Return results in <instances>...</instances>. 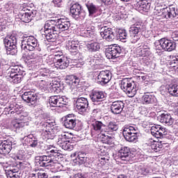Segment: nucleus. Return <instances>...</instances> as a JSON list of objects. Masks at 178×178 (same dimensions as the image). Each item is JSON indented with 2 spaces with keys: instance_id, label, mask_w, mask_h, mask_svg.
I'll list each match as a JSON object with an SVG mask.
<instances>
[{
  "instance_id": "nucleus-15",
  "label": "nucleus",
  "mask_w": 178,
  "mask_h": 178,
  "mask_svg": "<svg viewBox=\"0 0 178 178\" xmlns=\"http://www.w3.org/2000/svg\"><path fill=\"white\" fill-rule=\"evenodd\" d=\"M50 106L54 108H62L63 105H66L65 98L60 96H51L49 99Z\"/></svg>"
},
{
  "instance_id": "nucleus-33",
  "label": "nucleus",
  "mask_w": 178,
  "mask_h": 178,
  "mask_svg": "<svg viewBox=\"0 0 178 178\" xmlns=\"http://www.w3.org/2000/svg\"><path fill=\"white\" fill-rule=\"evenodd\" d=\"M168 92L172 97H178V85L177 84H170L167 87Z\"/></svg>"
},
{
  "instance_id": "nucleus-7",
  "label": "nucleus",
  "mask_w": 178,
  "mask_h": 178,
  "mask_svg": "<svg viewBox=\"0 0 178 178\" xmlns=\"http://www.w3.org/2000/svg\"><path fill=\"white\" fill-rule=\"evenodd\" d=\"M22 70L19 65H13L10 67V71L8 73V79L14 84H18L22 81L23 76L20 73Z\"/></svg>"
},
{
  "instance_id": "nucleus-36",
  "label": "nucleus",
  "mask_w": 178,
  "mask_h": 178,
  "mask_svg": "<svg viewBox=\"0 0 178 178\" xmlns=\"http://www.w3.org/2000/svg\"><path fill=\"white\" fill-rule=\"evenodd\" d=\"M136 170L139 175H143V176H147L149 173V168L144 165H138Z\"/></svg>"
},
{
  "instance_id": "nucleus-64",
  "label": "nucleus",
  "mask_w": 178,
  "mask_h": 178,
  "mask_svg": "<svg viewBox=\"0 0 178 178\" xmlns=\"http://www.w3.org/2000/svg\"><path fill=\"white\" fill-rule=\"evenodd\" d=\"M73 178H86V177H84V175H83V174L77 173L74 175Z\"/></svg>"
},
{
  "instance_id": "nucleus-34",
  "label": "nucleus",
  "mask_w": 178,
  "mask_h": 178,
  "mask_svg": "<svg viewBox=\"0 0 178 178\" xmlns=\"http://www.w3.org/2000/svg\"><path fill=\"white\" fill-rule=\"evenodd\" d=\"M92 126L93 130H95V131H98L101 134H102V131L105 130L106 127L105 124H104V123H102V122L101 121L95 122L94 123L92 124Z\"/></svg>"
},
{
  "instance_id": "nucleus-1",
  "label": "nucleus",
  "mask_w": 178,
  "mask_h": 178,
  "mask_svg": "<svg viewBox=\"0 0 178 178\" xmlns=\"http://www.w3.org/2000/svg\"><path fill=\"white\" fill-rule=\"evenodd\" d=\"M46 151L47 155L36 156L35 157L36 166L47 168V166L60 165V162L62 160V154L59 152V150L49 147Z\"/></svg>"
},
{
  "instance_id": "nucleus-40",
  "label": "nucleus",
  "mask_w": 178,
  "mask_h": 178,
  "mask_svg": "<svg viewBox=\"0 0 178 178\" xmlns=\"http://www.w3.org/2000/svg\"><path fill=\"white\" fill-rule=\"evenodd\" d=\"M45 37L49 42H55L56 38H58V33L55 32H49L46 34Z\"/></svg>"
},
{
  "instance_id": "nucleus-6",
  "label": "nucleus",
  "mask_w": 178,
  "mask_h": 178,
  "mask_svg": "<svg viewBox=\"0 0 178 178\" xmlns=\"http://www.w3.org/2000/svg\"><path fill=\"white\" fill-rule=\"evenodd\" d=\"M120 88L126 92L129 97H133L137 94V89L136 88V83L130 81V79L125 78L121 81Z\"/></svg>"
},
{
  "instance_id": "nucleus-53",
  "label": "nucleus",
  "mask_w": 178,
  "mask_h": 178,
  "mask_svg": "<svg viewBox=\"0 0 178 178\" xmlns=\"http://www.w3.org/2000/svg\"><path fill=\"white\" fill-rule=\"evenodd\" d=\"M26 59L29 60V59H37L38 58V54L37 52L33 51L31 53L28 54L26 56Z\"/></svg>"
},
{
  "instance_id": "nucleus-39",
  "label": "nucleus",
  "mask_w": 178,
  "mask_h": 178,
  "mask_svg": "<svg viewBox=\"0 0 178 178\" xmlns=\"http://www.w3.org/2000/svg\"><path fill=\"white\" fill-rule=\"evenodd\" d=\"M176 8L172 7L167 10V14L164 15L165 19H173V17H176Z\"/></svg>"
},
{
  "instance_id": "nucleus-13",
  "label": "nucleus",
  "mask_w": 178,
  "mask_h": 178,
  "mask_svg": "<svg viewBox=\"0 0 178 178\" xmlns=\"http://www.w3.org/2000/svg\"><path fill=\"white\" fill-rule=\"evenodd\" d=\"M76 108L79 113H86L88 108V100L85 97H78L76 101Z\"/></svg>"
},
{
  "instance_id": "nucleus-50",
  "label": "nucleus",
  "mask_w": 178,
  "mask_h": 178,
  "mask_svg": "<svg viewBox=\"0 0 178 178\" xmlns=\"http://www.w3.org/2000/svg\"><path fill=\"white\" fill-rule=\"evenodd\" d=\"M176 49V44L175 42L170 40L168 42V44H167V47H165L164 51H167L168 52H172V51L175 50Z\"/></svg>"
},
{
  "instance_id": "nucleus-19",
  "label": "nucleus",
  "mask_w": 178,
  "mask_h": 178,
  "mask_svg": "<svg viewBox=\"0 0 178 178\" xmlns=\"http://www.w3.org/2000/svg\"><path fill=\"white\" fill-rule=\"evenodd\" d=\"M76 124H77V120L76 119V116L73 114H69L65 116L64 120V126L66 129H70L72 130L76 127Z\"/></svg>"
},
{
  "instance_id": "nucleus-43",
  "label": "nucleus",
  "mask_w": 178,
  "mask_h": 178,
  "mask_svg": "<svg viewBox=\"0 0 178 178\" xmlns=\"http://www.w3.org/2000/svg\"><path fill=\"white\" fill-rule=\"evenodd\" d=\"M126 38H127V33H126V30L119 29L116 35V39L126 40Z\"/></svg>"
},
{
  "instance_id": "nucleus-46",
  "label": "nucleus",
  "mask_w": 178,
  "mask_h": 178,
  "mask_svg": "<svg viewBox=\"0 0 178 178\" xmlns=\"http://www.w3.org/2000/svg\"><path fill=\"white\" fill-rule=\"evenodd\" d=\"M171 60L169 61V65L171 67H177L178 66V56H170Z\"/></svg>"
},
{
  "instance_id": "nucleus-41",
  "label": "nucleus",
  "mask_w": 178,
  "mask_h": 178,
  "mask_svg": "<svg viewBox=\"0 0 178 178\" xmlns=\"http://www.w3.org/2000/svg\"><path fill=\"white\" fill-rule=\"evenodd\" d=\"M28 123L25 122H17L16 120L12 121L11 127H14V129H20L22 127H24L27 126Z\"/></svg>"
},
{
  "instance_id": "nucleus-18",
  "label": "nucleus",
  "mask_w": 178,
  "mask_h": 178,
  "mask_svg": "<svg viewBox=\"0 0 178 178\" xmlns=\"http://www.w3.org/2000/svg\"><path fill=\"white\" fill-rule=\"evenodd\" d=\"M119 130V125L118 123L113 121L108 122L107 127H105L104 130L102 131V134H108V136H115V133Z\"/></svg>"
},
{
  "instance_id": "nucleus-30",
  "label": "nucleus",
  "mask_w": 178,
  "mask_h": 178,
  "mask_svg": "<svg viewBox=\"0 0 178 178\" xmlns=\"http://www.w3.org/2000/svg\"><path fill=\"white\" fill-rule=\"evenodd\" d=\"M22 165H23V163L22 162H19V163H13L6 173L21 174L20 170H22Z\"/></svg>"
},
{
  "instance_id": "nucleus-32",
  "label": "nucleus",
  "mask_w": 178,
  "mask_h": 178,
  "mask_svg": "<svg viewBox=\"0 0 178 178\" xmlns=\"http://www.w3.org/2000/svg\"><path fill=\"white\" fill-rule=\"evenodd\" d=\"M69 63H70V60L69 58L65 56L63 59H61L58 63L56 64V66L57 69H60L61 70H63L69 66Z\"/></svg>"
},
{
  "instance_id": "nucleus-28",
  "label": "nucleus",
  "mask_w": 178,
  "mask_h": 178,
  "mask_svg": "<svg viewBox=\"0 0 178 178\" xmlns=\"http://www.w3.org/2000/svg\"><path fill=\"white\" fill-rule=\"evenodd\" d=\"M170 41L166 38H162L160 40L156 41L154 42L155 49L157 51H162L163 49L165 51Z\"/></svg>"
},
{
  "instance_id": "nucleus-22",
  "label": "nucleus",
  "mask_w": 178,
  "mask_h": 178,
  "mask_svg": "<svg viewBox=\"0 0 178 178\" xmlns=\"http://www.w3.org/2000/svg\"><path fill=\"white\" fill-rule=\"evenodd\" d=\"M150 131L156 138H161L163 136H166V129L161 125H156L151 127Z\"/></svg>"
},
{
  "instance_id": "nucleus-29",
  "label": "nucleus",
  "mask_w": 178,
  "mask_h": 178,
  "mask_svg": "<svg viewBox=\"0 0 178 178\" xmlns=\"http://www.w3.org/2000/svg\"><path fill=\"white\" fill-rule=\"evenodd\" d=\"M70 13L72 15V17L77 19L80 16V13H81V6L78 3L73 4L70 8Z\"/></svg>"
},
{
  "instance_id": "nucleus-31",
  "label": "nucleus",
  "mask_w": 178,
  "mask_h": 178,
  "mask_svg": "<svg viewBox=\"0 0 178 178\" xmlns=\"http://www.w3.org/2000/svg\"><path fill=\"white\" fill-rule=\"evenodd\" d=\"M67 83L69 86H71V88H76L79 86V83H80V79L74 75H71L67 76Z\"/></svg>"
},
{
  "instance_id": "nucleus-14",
  "label": "nucleus",
  "mask_w": 178,
  "mask_h": 178,
  "mask_svg": "<svg viewBox=\"0 0 178 178\" xmlns=\"http://www.w3.org/2000/svg\"><path fill=\"white\" fill-rule=\"evenodd\" d=\"M13 148V143L9 139L0 140V154L1 155H8Z\"/></svg>"
},
{
  "instance_id": "nucleus-20",
  "label": "nucleus",
  "mask_w": 178,
  "mask_h": 178,
  "mask_svg": "<svg viewBox=\"0 0 178 178\" xmlns=\"http://www.w3.org/2000/svg\"><path fill=\"white\" fill-rule=\"evenodd\" d=\"M141 27L140 24H134L130 27L129 35L132 42H137L140 39V38H138V32L141 31Z\"/></svg>"
},
{
  "instance_id": "nucleus-9",
  "label": "nucleus",
  "mask_w": 178,
  "mask_h": 178,
  "mask_svg": "<svg viewBox=\"0 0 178 178\" xmlns=\"http://www.w3.org/2000/svg\"><path fill=\"white\" fill-rule=\"evenodd\" d=\"M90 98L94 103V105L101 106L102 101H104L105 98H106V93L103 91L93 90L90 95Z\"/></svg>"
},
{
  "instance_id": "nucleus-25",
  "label": "nucleus",
  "mask_w": 178,
  "mask_h": 178,
  "mask_svg": "<svg viewBox=\"0 0 178 178\" xmlns=\"http://www.w3.org/2000/svg\"><path fill=\"white\" fill-rule=\"evenodd\" d=\"M118 156L122 161H130V149L126 146H123L118 151Z\"/></svg>"
},
{
  "instance_id": "nucleus-58",
  "label": "nucleus",
  "mask_w": 178,
  "mask_h": 178,
  "mask_svg": "<svg viewBox=\"0 0 178 178\" xmlns=\"http://www.w3.org/2000/svg\"><path fill=\"white\" fill-rule=\"evenodd\" d=\"M63 0H53V3H54V6L57 8H60L62 6Z\"/></svg>"
},
{
  "instance_id": "nucleus-62",
  "label": "nucleus",
  "mask_w": 178,
  "mask_h": 178,
  "mask_svg": "<svg viewBox=\"0 0 178 178\" xmlns=\"http://www.w3.org/2000/svg\"><path fill=\"white\" fill-rule=\"evenodd\" d=\"M83 34H84L83 36L87 38H90L92 35V33L91 32V31H88V30L84 31Z\"/></svg>"
},
{
  "instance_id": "nucleus-48",
  "label": "nucleus",
  "mask_w": 178,
  "mask_h": 178,
  "mask_svg": "<svg viewBox=\"0 0 178 178\" xmlns=\"http://www.w3.org/2000/svg\"><path fill=\"white\" fill-rule=\"evenodd\" d=\"M60 147L65 151H72V149H73V145L70 144L69 140L63 143Z\"/></svg>"
},
{
  "instance_id": "nucleus-51",
  "label": "nucleus",
  "mask_w": 178,
  "mask_h": 178,
  "mask_svg": "<svg viewBox=\"0 0 178 178\" xmlns=\"http://www.w3.org/2000/svg\"><path fill=\"white\" fill-rule=\"evenodd\" d=\"M50 72L51 71L49 69L41 68L39 70V76H42V77H48V76H49Z\"/></svg>"
},
{
  "instance_id": "nucleus-12",
  "label": "nucleus",
  "mask_w": 178,
  "mask_h": 178,
  "mask_svg": "<svg viewBox=\"0 0 178 178\" xmlns=\"http://www.w3.org/2000/svg\"><path fill=\"white\" fill-rule=\"evenodd\" d=\"M111 79L112 75L109 70L101 71L97 76V83L101 86H105V84H108L111 81Z\"/></svg>"
},
{
  "instance_id": "nucleus-57",
  "label": "nucleus",
  "mask_w": 178,
  "mask_h": 178,
  "mask_svg": "<svg viewBox=\"0 0 178 178\" xmlns=\"http://www.w3.org/2000/svg\"><path fill=\"white\" fill-rule=\"evenodd\" d=\"M54 27H55V25H54V24H52L51 26L49 23H47L44 24L45 31H48V30H50V31H51V33H54V32H55V30L54 29Z\"/></svg>"
},
{
  "instance_id": "nucleus-42",
  "label": "nucleus",
  "mask_w": 178,
  "mask_h": 178,
  "mask_svg": "<svg viewBox=\"0 0 178 178\" xmlns=\"http://www.w3.org/2000/svg\"><path fill=\"white\" fill-rule=\"evenodd\" d=\"M52 130H54V128H51L50 129L48 128L43 129L42 130V134L43 136H45L46 138L52 139L54 138V135H52Z\"/></svg>"
},
{
  "instance_id": "nucleus-59",
  "label": "nucleus",
  "mask_w": 178,
  "mask_h": 178,
  "mask_svg": "<svg viewBox=\"0 0 178 178\" xmlns=\"http://www.w3.org/2000/svg\"><path fill=\"white\" fill-rule=\"evenodd\" d=\"M171 37L174 41H178V31L172 32Z\"/></svg>"
},
{
  "instance_id": "nucleus-24",
  "label": "nucleus",
  "mask_w": 178,
  "mask_h": 178,
  "mask_svg": "<svg viewBox=\"0 0 178 178\" xmlns=\"http://www.w3.org/2000/svg\"><path fill=\"white\" fill-rule=\"evenodd\" d=\"M86 153L83 152H79L77 153H74L71 155L72 158H76L75 162H77L79 163V165H83L84 163H87L90 161V159H88L87 156H86Z\"/></svg>"
},
{
  "instance_id": "nucleus-26",
  "label": "nucleus",
  "mask_w": 178,
  "mask_h": 178,
  "mask_svg": "<svg viewBox=\"0 0 178 178\" xmlns=\"http://www.w3.org/2000/svg\"><path fill=\"white\" fill-rule=\"evenodd\" d=\"M147 145L151 148L152 152H159L163 148V145L161 142L155 141L152 139L147 142Z\"/></svg>"
},
{
  "instance_id": "nucleus-3",
  "label": "nucleus",
  "mask_w": 178,
  "mask_h": 178,
  "mask_svg": "<svg viewBox=\"0 0 178 178\" xmlns=\"http://www.w3.org/2000/svg\"><path fill=\"white\" fill-rule=\"evenodd\" d=\"M36 14L37 11L34 10L33 8L24 3L19 7L17 15L21 16V22L30 23V22H31V17H34Z\"/></svg>"
},
{
  "instance_id": "nucleus-63",
  "label": "nucleus",
  "mask_w": 178,
  "mask_h": 178,
  "mask_svg": "<svg viewBox=\"0 0 178 178\" xmlns=\"http://www.w3.org/2000/svg\"><path fill=\"white\" fill-rule=\"evenodd\" d=\"M105 5H112L113 0H101Z\"/></svg>"
},
{
  "instance_id": "nucleus-4",
  "label": "nucleus",
  "mask_w": 178,
  "mask_h": 178,
  "mask_svg": "<svg viewBox=\"0 0 178 178\" xmlns=\"http://www.w3.org/2000/svg\"><path fill=\"white\" fill-rule=\"evenodd\" d=\"M122 134L126 141L129 143H137L138 135L140 134V129L136 125H127L124 127Z\"/></svg>"
},
{
  "instance_id": "nucleus-45",
  "label": "nucleus",
  "mask_w": 178,
  "mask_h": 178,
  "mask_svg": "<svg viewBox=\"0 0 178 178\" xmlns=\"http://www.w3.org/2000/svg\"><path fill=\"white\" fill-rule=\"evenodd\" d=\"M86 8H88V10L90 16L91 15H94V13H97V12H98V8L92 3L86 4Z\"/></svg>"
},
{
  "instance_id": "nucleus-16",
  "label": "nucleus",
  "mask_w": 178,
  "mask_h": 178,
  "mask_svg": "<svg viewBox=\"0 0 178 178\" xmlns=\"http://www.w3.org/2000/svg\"><path fill=\"white\" fill-rule=\"evenodd\" d=\"M102 31L100 33L101 37L104 38L106 41H108V42H111L116 38V35H115V33L113 31H112V29L111 28H102Z\"/></svg>"
},
{
  "instance_id": "nucleus-21",
  "label": "nucleus",
  "mask_w": 178,
  "mask_h": 178,
  "mask_svg": "<svg viewBox=\"0 0 178 178\" xmlns=\"http://www.w3.org/2000/svg\"><path fill=\"white\" fill-rule=\"evenodd\" d=\"M124 108V103L122 101H115L111 104V111L114 115H119L122 113Z\"/></svg>"
},
{
  "instance_id": "nucleus-44",
  "label": "nucleus",
  "mask_w": 178,
  "mask_h": 178,
  "mask_svg": "<svg viewBox=\"0 0 178 178\" xmlns=\"http://www.w3.org/2000/svg\"><path fill=\"white\" fill-rule=\"evenodd\" d=\"M15 5H13V3L8 2L5 5V9L7 10V12H13L15 15H17V10L14 9Z\"/></svg>"
},
{
  "instance_id": "nucleus-37",
  "label": "nucleus",
  "mask_w": 178,
  "mask_h": 178,
  "mask_svg": "<svg viewBox=\"0 0 178 178\" xmlns=\"http://www.w3.org/2000/svg\"><path fill=\"white\" fill-rule=\"evenodd\" d=\"M65 56H63V54L60 51L56 52L54 55L50 56L49 57V59H53V62L56 63V65L58 63V62H60V60L65 58Z\"/></svg>"
},
{
  "instance_id": "nucleus-47",
  "label": "nucleus",
  "mask_w": 178,
  "mask_h": 178,
  "mask_svg": "<svg viewBox=\"0 0 178 178\" xmlns=\"http://www.w3.org/2000/svg\"><path fill=\"white\" fill-rule=\"evenodd\" d=\"M69 140L66 138V134H62L61 135L58 136L57 144L58 145H61L64 144V143H66Z\"/></svg>"
},
{
  "instance_id": "nucleus-23",
  "label": "nucleus",
  "mask_w": 178,
  "mask_h": 178,
  "mask_svg": "<svg viewBox=\"0 0 178 178\" xmlns=\"http://www.w3.org/2000/svg\"><path fill=\"white\" fill-rule=\"evenodd\" d=\"M158 120L161 122V123H164L166 126H172L175 120L172 118V115L168 113H164L160 114L158 118Z\"/></svg>"
},
{
  "instance_id": "nucleus-8",
  "label": "nucleus",
  "mask_w": 178,
  "mask_h": 178,
  "mask_svg": "<svg viewBox=\"0 0 178 178\" xmlns=\"http://www.w3.org/2000/svg\"><path fill=\"white\" fill-rule=\"evenodd\" d=\"M22 49H27L28 51H41V48L38 47V42L33 36H29L22 42Z\"/></svg>"
},
{
  "instance_id": "nucleus-17",
  "label": "nucleus",
  "mask_w": 178,
  "mask_h": 178,
  "mask_svg": "<svg viewBox=\"0 0 178 178\" xmlns=\"http://www.w3.org/2000/svg\"><path fill=\"white\" fill-rule=\"evenodd\" d=\"M22 98L23 101H24L27 104H30V105H35L38 96L37 95V94L33 92L29 91V92H25L22 95Z\"/></svg>"
},
{
  "instance_id": "nucleus-27",
  "label": "nucleus",
  "mask_w": 178,
  "mask_h": 178,
  "mask_svg": "<svg viewBox=\"0 0 178 178\" xmlns=\"http://www.w3.org/2000/svg\"><path fill=\"white\" fill-rule=\"evenodd\" d=\"M156 98L155 96L151 95L150 93H145L141 98V102L143 105H149L151 104H155Z\"/></svg>"
},
{
  "instance_id": "nucleus-55",
  "label": "nucleus",
  "mask_w": 178,
  "mask_h": 178,
  "mask_svg": "<svg viewBox=\"0 0 178 178\" xmlns=\"http://www.w3.org/2000/svg\"><path fill=\"white\" fill-rule=\"evenodd\" d=\"M55 124H56L55 122H52L51 120H49V121L44 122L42 125V127L46 128V129H48V127H51V128L54 127V126H55Z\"/></svg>"
},
{
  "instance_id": "nucleus-60",
  "label": "nucleus",
  "mask_w": 178,
  "mask_h": 178,
  "mask_svg": "<svg viewBox=\"0 0 178 178\" xmlns=\"http://www.w3.org/2000/svg\"><path fill=\"white\" fill-rule=\"evenodd\" d=\"M98 113H101V108H94L92 111V115L93 116H97Z\"/></svg>"
},
{
  "instance_id": "nucleus-38",
  "label": "nucleus",
  "mask_w": 178,
  "mask_h": 178,
  "mask_svg": "<svg viewBox=\"0 0 178 178\" xmlns=\"http://www.w3.org/2000/svg\"><path fill=\"white\" fill-rule=\"evenodd\" d=\"M102 136H104L102 138V142L104 144L111 145L112 143H113V135H109V134L104 132V134H102Z\"/></svg>"
},
{
  "instance_id": "nucleus-10",
  "label": "nucleus",
  "mask_w": 178,
  "mask_h": 178,
  "mask_svg": "<svg viewBox=\"0 0 178 178\" xmlns=\"http://www.w3.org/2000/svg\"><path fill=\"white\" fill-rule=\"evenodd\" d=\"M122 53V47L118 44H111L106 49V56L108 59H115L119 58Z\"/></svg>"
},
{
  "instance_id": "nucleus-56",
  "label": "nucleus",
  "mask_w": 178,
  "mask_h": 178,
  "mask_svg": "<svg viewBox=\"0 0 178 178\" xmlns=\"http://www.w3.org/2000/svg\"><path fill=\"white\" fill-rule=\"evenodd\" d=\"M7 178H20L22 174H16L12 172H6Z\"/></svg>"
},
{
  "instance_id": "nucleus-5",
  "label": "nucleus",
  "mask_w": 178,
  "mask_h": 178,
  "mask_svg": "<svg viewBox=\"0 0 178 178\" xmlns=\"http://www.w3.org/2000/svg\"><path fill=\"white\" fill-rule=\"evenodd\" d=\"M3 44L6 48L7 55L13 56L17 54V49H16L17 39L16 38V36H6L3 40Z\"/></svg>"
},
{
  "instance_id": "nucleus-49",
  "label": "nucleus",
  "mask_w": 178,
  "mask_h": 178,
  "mask_svg": "<svg viewBox=\"0 0 178 178\" xmlns=\"http://www.w3.org/2000/svg\"><path fill=\"white\" fill-rule=\"evenodd\" d=\"M27 137L28 138H29V140H29L31 147H32V148H35V147H37V145H38L37 139H35V138L33 135H29Z\"/></svg>"
},
{
  "instance_id": "nucleus-52",
  "label": "nucleus",
  "mask_w": 178,
  "mask_h": 178,
  "mask_svg": "<svg viewBox=\"0 0 178 178\" xmlns=\"http://www.w3.org/2000/svg\"><path fill=\"white\" fill-rule=\"evenodd\" d=\"M49 22H54L56 23H70L69 19L65 17H63L60 19H51Z\"/></svg>"
},
{
  "instance_id": "nucleus-11",
  "label": "nucleus",
  "mask_w": 178,
  "mask_h": 178,
  "mask_svg": "<svg viewBox=\"0 0 178 178\" xmlns=\"http://www.w3.org/2000/svg\"><path fill=\"white\" fill-rule=\"evenodd\" d=\"M67 48L69 49L72 55V60H81L83 59V55L80 52L77 51V48H79V44L73 43L72 41H69L67 44Z\"/></svg>"
},
{
  "instance_id": "nucleus-61",
  "label": "nucleus",
  "mask_w": 178,
  "mask_h": 178,
  "mask_svg": "<svg viewBox=\"0 0 178 178\" xmlns=\"http://www.w3.org/2000/svg\"><path fill=\"white\" fill-rule=\"evenodd\" d=\"M62 29H63V24H58V25H55L54 30L55 31H58V30H60L62 31Z\"/></svg>"
},
{
  "instance_id": "nucleus-35",
  "label": "nucleus",
  "mask_w": 178,
  "mask_h": 178,
  "mask_svg": "<svg viewBox=\"0 0 178 178\" xmlns=\"http://www.w3.org/2000/svg\"><path fill=\"white\" fill-rule=\"evenodd\" d=\"M86 48L90 52H97V51H99L101 47L98 42H88L86 44Z\"/></svg>"
},
{
  "instance_id": "nucleus-2",
  "label": "nucleus",
  "mask_w": 178,
  "mask_h": 178,
  "mask_svg": "<svg viewBox=\"0 0 178 178\" xmlns=\"http://www.w3.org/2000/svg\"><path fill=\"white\" fill-rule=\"evenodd\" d=\"M9 113L11 115H20L21 120H23V118H27L29 116L28 112L23 111V107L17 104L15 101L10 102L6 104L4 108L3 114L9 115Z\"/></svg>"
},
{
  "instance_id": "nucleus-54",
  "label": "nucleus",
  "mask_w": 178,
  "mask_h": 178,
  "mask_svg": "<svg viewBox=\"0 0 178 178\" xmlns=\"http://www.w3.org/2000/svg\"><path fill=\"white\" fill-rule=\"evenodd\" d=\"M138 2H141V5H143V8H145V9H149L151 7V3H148L147 0H137Z\"/></svg>"
}]
</instances>
